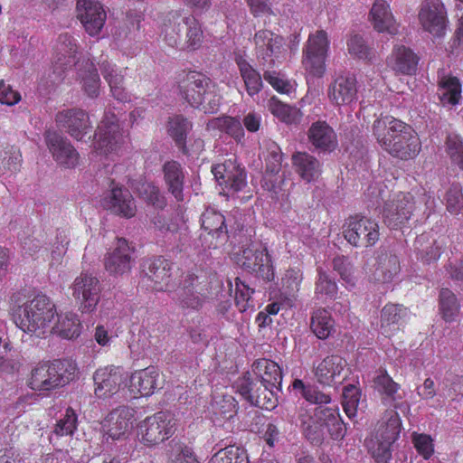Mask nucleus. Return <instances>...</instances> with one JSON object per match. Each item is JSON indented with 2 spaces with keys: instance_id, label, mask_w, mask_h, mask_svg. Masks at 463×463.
<instances>
[{
  "instance_id": "obj_32",
  "label": "nucleus",
  "mask_w": 463,
  "mask_h": 463,
  "mask_svg": "<svg viewBox=\"0 0 463 463\" xmlns=\"http://www.w3.org/2000/svg\"><path fill=\"white\" fill-rule=\"evenodd\" d=\"M308 140L319 152H332L337 146L335 130L326 121H317L311 125L307 133Z\"/></svg>"
},
{
  "instance_id": "obj_30",
  "label": "nucleus",
  "mask_w": 463,
  "mask_h": 463,
  "mask_svg": "<svg viewBox=\"0 0 463 463\" xmlns=\"http://www.w3.org/2000/svg\"><path fill=\"white\" fill-rule=\"evenodd\" d=\"M346 367V361L339 355H327L315 366V376L323 385L332 386Z\"/></svg>"
},
{
  "instance_id": "obj_58",
  "label": "nucleus",
  "mask_w": 463,
  "mask_h": 463,
  "mask_svg": "<svg viewBox=\"0 0 463 463\" xmlns=\"http://www.w3.org/2000/svg\"><path fill=\"white\" fill-rule=\"evenodd\" d=\"M411 442L417 452L422 456L424 459H429L433 455L434 444L430 435L412 432Z\"/></svg>"
},
{
  "instance_id": "obj_54",
  "label": "nucleus",
  "mask_w": 463,
  "mask_h": 463,
  "mask_svg": "<svg viewBox=\"0 0 463 463\" xmlns=\"http://www.w3.org/2000/svg\"><path fill=\"white\" fill-rule=\"evenodd\" d=\"M446 207L451 213L458 215L463 213V193L459 184H453L446 193Z\"/></svg>"
},
{
  "instance_id": "obj_52",
  "label": "nucleus",
  "mask_w": 463,
  "mask_h": 463,
  "mask_svg": "<svg viewBox=\"0 0 463 463\" xmlns=\"http://www.w3.org/2000/svg\"><path fill=\"white\" fill-rule=\"evenodd\" d=\"M404 206L402 200L394 201L385 204L383 209V217L385 223L392 229H398L402 224Z\"/></svg>"
},
{
  "instance_id": "obj_56",
  "label": "nucleus",
  "mask_w": 463,
  "mask_h": 463,
  "mask_svg": "<svg viewBox=\"0 0 463 463\" xmlns=\"http://www.w3.org/2000/svg\"><path fill=\"white\" fill-rule=\"evenodd\" d=\"M333 269L335 270L346 288H353L355 285L353 266L344 256H337L333 260Z\"/></svg>"
},
{
  "instance_id": "obj_40",
  "label": "nucleus",
  "mask_w": 463,
  "mask_h": 463,
  "mask_svg": "<svg viewBox=\"0 0 463 463\" xmlns=\"http://www.w3.org/2000/svg\"><path fill=\"white\" fill-rule=\"evenodd\" d=\"M310 328L317 338H328L335 331V321L331 313L325 308L314 311L311 317Z\"/></svg>"
},
{
  "instance_id": "obj_26",
  "label": "nucleus",
  "mask_w": 463,
  "mask_h": 463,
  "mask_svg": "<svg viewBox=\"0 0 463 463\" xmlns=\"http://www.w3.org/2000/svg\"><path fill=\"white\" fill-rule=\"evenodd\" d=\"M160 385V373L157 368L148 366L134 372L129 377L128 392L133 397L152 395Z\"/></svg>"
},
{
  "instance_id": "obj_22",
  "label": "nucleus",
  "mask_w": 463,
  "mask_h": 463,
  "mask_svg": "<svg viewBox=\"0 0 463 463\" xmlns=\"http://www.w3.org/2000/svg\"><path fill=\"white\" fill-rule=\"evenodd\" d=\"M134 262L133 248L125 239L119 238L107 253L104 265L109 274L123 275L131 270Z\"/></svg>"
},
{
  "instance_id": "obj_7",
  "label": "nucleus",
  "mask_w": 463,
  "mask_h": 463,
  "mask_svg": "<svg viewBox=\"0 0 463 463\" xmlns=\"http://www.w3.org/2000/svg\"><path fill=\"white\" fill-rule=\"evenodd\" d=\"M175 431V420L167 411H159L147 416L137 427V435L141 443L152 447L168 439Z\"/></svg>"
},
{
  "instance_id": "obj_53",
  "label": "nucleus",
  "mask_w": 463,
  "mask_h": 463,
  "mask_svg": "<svg viewBox=\"0 0 463 463\" xmlns=\"http://www.w3.org/2000/svg\"><path fill=\"white\" fill-rule=\"evenodd\" d=\"M137 192L147 203L152 204L156 208L162 209L165 205V199L159 192V189L151 183H142Z\"/></svg>"
},
{
  "instance_id": "obj_31",
  "label": "nucleus",
  "mask_w": 463,
  "mask_h": 463,
  "mask_svg": "<svg viewBox=\"0 0 463 463\" xmlns=\"http://www.w3.org/2000/svg\"><path fill=\"white\" fill-rule=\"evenodd\" d=\"M205 299L203 286L198 283V279L194 275H188L182 287L177 291V300L183 308L197 310Z\"/></svg>"
},
{
  "instance_id": "obj_5",
  "label": "nucleus",
  "mask_w": 463,
  "mask_h": 463,
  "mask_svg": "<svg viewBox=\"0 0 463 463\" xmlns=\"http://www.w3.org/2000/svg\"><path fill=\"white\" fill-rule=\"evenodd\" d=\"M185 30V44L187 48L195 50L202 43L203 31L198 21L192 15L180 12L171 13L167 23L164 24L162 34L169 46H176L181 38V32Z\"/></svg>"
},
{
  "instance_id": "obj_25",
  "label": "nucleus",
  "mask_w": 463,
  "mask_h": 463,
  "mask_svg": "<svg viewBox=\"0 0 463 463\" xmlns=\"http://www.w3.org/2000/svg\"><path fill=\"white\" fill-rule=\"evenodd\" d=\"M327 96L335 106H351L357 99V85L354 76L341 75L329 85Z\"/></svg>"
},
{
  "instance_id": "obj_42",
  "label": "nucleus",
  "mask_w": 463,
  "mask_h": 463,
  "mask_svg": "<svg viewBox=\"0 0 463 463\" xmlns=\"http://www.w3.org/2000/svg\"><path fill=\"white\" fill-rule=\"evenodd\" d=\"M303 279V274L298 268H289L281 278L280 291L286 296L284 304L292 306V301L298 292Z\"/></svg>"
},
{
  "instance_id": "obj_17",
  "label": "nucleus",
  "mask_w": 463,
  "mask_h": 463,
  "mask_svg": "<svg viewBox=\"0 0 463 463\" xmlns=\"http://www.w3.org/2000/svg\"><path fill=\"white\" fill-rule=\"evenodd\" d=\"M212 173L218 184L222 187L221 194L241 191L247 184L246 173L235 159L229 158L222 164L213 165Z\"/></svg>"
},
{
  "instance_id": "obj_35",
  "label": "nucleus",
  "mask_w": 463,
  "mask_h": 463,
  "mask_svg": "<svg viewBox=\"0 0 463 463\" xmlns=\"http://www.w3.org/2000/svg\"><path fill=\"white\" fill-rule=\"evenodd\" d=\"M52 322L51 333L56 334L65 339L77 338L81 333V323L79 316L73 312L57 314Z\"/></svg>"
},
{
  "instance_id": "obj_62",
  "label": "nucleus",
  "mask_w": 463,
  "mask_h": 463,
  "mask_svg": "<svg viewBox=\"0 0 463 463\" xmlns=\"http://www.w3.org/2000/svg\"><path fill=\"white\" fill-rule=\"evenodd\" d=\"M264 79L279 93L289 94L293 90V85L276 71H265Z\"/></svg>"
},
{
  "instance_id": "obj_50",
  "label": "nucleus",
  "mask_w": 463,
  "mask_h": 463,
  "mask_svg": "<svg viewBox=\"0 0 463 463\" xmlns=\"http://www.w3.org/2000/svg\"><path fill=\"white\" fill-rule=\"evenodd\" d=\"M237 402L232 394L222 392L221 395H214L212 407L215 414H220L230 419L236 412Z\"/></svg>"
},
{
  "instance_id": "obj_9",
  "label": "nucleus",
  "mask_w": 463,
  "mask_h": 463,
  "mask_svg": "<svg viewBox=\"0 0 463 463\" xmlns=\"http://www.w3.org/2000/svg\"><path fill=\"white\" fill-rule=\"evenodd\" d=\"M329 45L330 41L326 31L317 30L309 34L303 49L302 63L310 75L321 78L325 74Z\"/></svg>"
},
{
  "instance_id": "obj_24",
  "label": "nucleus",
  "mask_w": 463,
  "mask_h": 463,
  "mask_svg": "<svg viewBox=\"0 0 463 463\" xmlns=\"http://www.w3.org/2000/svg\"><path fill=\"white\" fill-rule=\"evenodd\" d=\"M57 124L76 140H82L90 132L91 125L88 114L79 109H66L56 115Z\"/></svg>"
},
{
  "instance_id": "obj_23",
  "label": "nucleus",
  "mask_w": 463,
  "mask_h": 463,
  "mask_svg": "<svg viewBox=\"0 0 463 463\" xmlns=\"http://www.w3.org/2000/svg\"><path fill=\"white\" fill-rule=\"evenodd\" d=\"M47 146L54 160L66 168H73L79 164V153L64 137L54 131L45 133Z\"/></svg>"
},
{
  "instance_id": "obj_2",
  "label": "nucleus",
  "mask_w": 463,
  "mask_h": 463,
  "mask_svg": "<svg viewBox=\"0 0 463 463\" xmlns=\"http://www.w3.org/2000/svg\"><path fill=\"white\" fill-rule=\"evenodd\" d=\"M10 312L14 324L21 330L38 337L51 333L57 316L54 303L44 294H37L23 304L20 295L14 294Z\"/></svg>"
},
{
  "instance_id": "obj_19",
  "label": "nucleus",
  "mask_w": 463,
  "mask_h": 463,
  "mask_svg": "<svg viewBox=\"0 0 463 463\" xmlns=\"http://www.w3.org/2000/svg\"><path fill=\"white\" fill-rule=\"evenodd\" d=\"M128 376L119 367H104L98 369L93 380L95 383V394L98 398L106 399L114 394L124 392Z\"/></svg>"
},
{
  "instance_id": "obj_36",
  "label": "nucleus",
  "mask_w": 463,
  "mask_h": 463,
  "mask_svg": "<svg viewBox=\"0 0 463 463\" xmlns=\"http://www.w3.org/2000/svg\"><path fill=\"white\" fill-rule=\"evenodd\" d=\"M163 174L168 191L177 201H182L184 174L180 163L174 160L165 162Z\"/></svg>"
},
{
  "instance_id": "obj_37",
  "label": "nucleus",
  "mask_w": 463,
  "mask_h": 463,
  "mask_svg": "<svg viewBox=\"0 0 463 463\" xmlns=\"http://www.w3.org/2000/svg\"><path fill=\"white\" fill-rule=\"evenodd\" d=\"M236 64L248 95L253 98L255 95L259 94L263 87V81L260 72L248 60L241 56L236 58Z\"/></svg>"
},
{
  "instance_id": "obj_41",
  "label": "nucleus",
  "mask_w": 463,
  "mask_h": 463,
  "mask_svg": "<svg viewBox=\"0 0 463 463\" xmlns=\"http://www.w3.org/2000/svg\"><path fill=\"white\" fill-rule=\"evenodd\" d=\"M192 123L181 115H175L169 118L167 131L175 144L184 153H188L185 146L187 133L192 129Z\"/></svg>"
},
{
  "instance_id": "obj_48",
  "label": "nucleus",
  "mask_w": 463,
  "mask_h": 463,
  "mask_svg": "<svg viewBox=\"0 0 463 463\" xmlns=\"http://www.w3.org/2000/svg\"><path fill=\"white\" fill-rule=\"evenodd\" d=\"M209 463H248V457L243 449L228 446L216 452Z\"/></svg>"
},
{
  "instance_id": "obj_8",
  "label": "nucleus",
  "mask_w": 463,
  "mask_h": 463,
  "mask_svg": "<svg viewBox=\"0 0 463 463\" xmlns=\"http://www.w3.org/2000/svg\"><path fill=\"white\" fill-rule=\"evenodd\" d=\"M405 125L402 121L386 115L376 119L373 130L379 144L392 156L401 159L405 156L403 145V131Z\"/></svg>"
},
{
  "instance_id": "obj_14",
  "label": "nucleus",
  "mask_w": 463,
  "mask_h": 463,
  "mask_svg": "<svg viewBox=\"0 0 463 463\" xmlns=\"http://www.w3.org/2000/svg\"><path fill=\"white\" fill-rule=\"evenodd\" d=\"M344 236L355 247L372 246L379 240V226L366 217L353 216L345 224Z\"/></svg>"
},
{
  "instance_id": "obj_51",
  "label": "nucleus",
  "mask_w": 463,
  "mask_h": 463,
  "mask_svg": "<svg viewBox=\"0 0 463 463\" xmlns=\"http://www.w3.org/2000/svg\"><path fill=\"white\" fill-rule=\"evenodd\" d=\"M361 398L360 389L354 385L348 384L343 390V409L349 418L356 415L358 404Z\"/></svg>"
},
{
  "instance_id": "obj_43",
  "label": "nucleus",
  "mask_w": 463,
  "mask_h": 463,
  "mask_svg": "<svg viewBox=\"0 0 463 463\" xmlns=\"http://www.w3.org/2000/svg\"><path fill=\"white\" fill-rule=\"evenodd\" d=\"M257 367L264 369V373L261 376L262 383L267 390H269L270 394H273L274 388L280 391L282 373L278 364L273 361L262 359L258 362Z\"/></svg>"
},
{
  "instance_id": "obj_47",
  "label": "nucleus",
  "mask_w": 463,
  "mask_h": 463,
  "mask_svg": "<svg viewBox=\"0 0 463 463\" xmlns=\"http://www.w3.org/2000/svg\"><path fill=\"white\" fill-rule=\"evenodd\" d=\"M268 108L275 117L287 124L296 123L300 118L299 109L282 103L276 97L269 100Z\"/></svg>"
},
{
  "instance_id": "obj_13",
  "label": "nucleus",
  "mask_w": 463,
  "mask_h": 463,
  "mask_svg": "<svg viewBox=\"0 0 463 463\" xmlns=\"http://www.w3.org/2000/svg\"><path fill=\"white\" fill-rule=\"evenodd\" d=\"M256 54L263 64L274 66L286 59L284 39L269 30H260L255 33Z\"/></svg>"
},
{
  "instance_id": "obj_59",
  "label": "nucleus",
  "mask_w": 463,
  "mask_h": 463,
  "mask_svg": "<svg viewBox=\"0 0 463 463\" xmlns=\"http://www.w3.org/2000/svg\"><path fill=\"white\" fill-rule=\"evenodd\" d=\"M77 428V415L71 408H68L61 420H58L54 429L57 436L72 435Z\"/></svg>"
},
{
  "instance_id": "obj_4",
  "label": "nucleus",
  "mask_w": 463,
  "mask_h": 463,
  "mask_svg": "<svg viewBox=\"0 0 463 463\" xmlns=\"http://www.w3.org/2000/svg\"><path fill=\"white\" fill-rule=\"evenodd\" d=\"M402 419L396 411L386 412L373 437L366 440V446L377 463H387L391 458L392 445L398 439Z\"/></svg>"
},
{
  "instance_id": "obj_29",
  "label": "nucleus",
  "mask_w": 463,
  "mask_h": 463,
  "mask_svg": "<svg viewBox=\"0 0 463 463\" xmlns=\"http://www.w3.org/2000/svg\"><path fill=\"white\" fill-rule=\"evenodd\" d=\"M209 79L204 75L191 71L180 82L182 97L194 108H199L203 103V93L207 88Z\"/></svg>"
},
{
  "instance_id": "obj_61",
  "label": "nucleus",
  "mask_w": 463,
  "mask_h": 463,
  "mask_svg": "<svg viewBox=\"0 0 463 463\" xmlns=\"http://www.w3.org/2000/svg\"><path fill=\"white\" fill-rule=\"evenodd\" d=\"M336 293L337 285L335 281L331 279L326 272L319 270L316 284V294L333 298Z\"/></svg>"
},
{
  "instance_id": "obj_63",
  "label": "nucleus",
  "mask_w": 463,
  "mask_h": 463,
  "mask_svg": "<svg viewBox=\"0 0 463 463\" xmlns=\"http://www.w3.org/2000/svg\"><path fill=\"white\" fill-rule=\"evenodd\" d=\"M347 49L351 55L359 59H368L370 50L365 44L364 40L359 35H352L347 41Z\"/></svg>"
},
{
  "instance_id": "obj_11",
  "label": "nucleus",
  "mask_w": 463,
  "mask_h": 463,
  "mask_svg": "<svg viewBox=\"0 0 463 463\" xmlns=\"http://www.w3.org/2000/svg\"><path fill=\"white\" fill-rule=\"evenodd\" d=\"M423 30L434 39H443L449 28L447 10L441 0H426L418 14Z\"/></svg>"
},
{
  "instance_id": "obj_27",
  "label": "nucleus",
  "mask_w": 463,
  "mask_h": 463,
  "mask_svg": "<svg viewBox=\"0 0 463 463\" xmlns=\"http://www.w3.org/2000/svg\"><path fill=\"white\" fill-rule=\"evenodd\" d=\"M369 21L378 33H388L392 36L399 33L400 24L394 18L390 5L385 0L374 1L369 12Z\"/></svg>"
},
{
  "instance_id": "obj_57",
  "label": "nucleus",
  "mask_w": 463,
  "mask_h": 463,
  "mask_svg": "<svg viewBox=\"0 0 463 463\" xmlns=\"http://www.w3.org/2000/svg\"><path fill=\"white\" fill-rule=\"evenodd\" d=\"M254 292L244 282L236 279L235 281V303L241 312L246 311L249 307H253L251 304V295Z\"/></svg>"
},
{
  "instance_id": "obj_15",
  "label": "nucleus",
  "mask_w": 463,
  "mask_h": 463,
  "mask_svg": "<svg viewBox=\"0 0 463 463\" xmlns=\"http://www.w3.org/2000/svg\"><path fill=\"white\" fill-rule=\"evenodd\" d=\"M144 272L156 291L171 292L175 289L178 271H173V264L167 260L156 258L147 260L144 264Z\"/></svg>"
},
{
  "instance_id": "obj_64",
  "label": "nucleus",
  "mask_w": 463,
  "mask_h": 463,
  "mask_svg": "<svg viewBox=\"0 0 463 463\" xmlns=\"http://www.w3.org/2000/svg\"><path fill=\"white\" fill-rule=\"evenodd\" d=\"M235 388L249 402L255 405L260 404L259 397H255L252 393L253 383L248 375L239 378L235 383Z\"/></svg>"
},
{
  "instance_id": "obj_45",
  "label": "nucleus",
  "mask_w": 463,
  "mask_h": 463,
  "mask_svg": "<svg viewBox=\"0 0 463 463\" xmlns=\"http://www.w3.org/2000/svg\"><path fill=\"white\" fill-rule=\"evenodd\" d=\"M154 223L156 227L165 234L169 241L174 242L181 241L186 234L187 228L185 222L180 217L171 219L167 223L161 217H157Z\"/></svg>"
},
{
  "instance_id": "obj_20",
  "label": "nucleus",
  "mask_w": 463,
  "mask_h": 463,
  "mask_svg": "<svg viewBox=\"0 0 463 463\" xmlns=\"http://www.w3.org/2000/svg\"><path fill=\"white\" fill-rule=\"evenodd\" d=\"M135 414V410L127 406H120L110 411L101 422L102 430L108 439H124L132 428Z\"/></svg>"
},
{
  "instance_id": "obj_39",
  "label": "nucleus",
  "mask_w": 463,
  "mask_h": 463,
  "mask_svg": "<svg viewBox=\"0 0 463 463\" xmlns=\"http://www.w3.org/2000/svg\"><path fill=\"white\" fill-rule=\"evenodd\" d=\"M206 128L209 131L225 132L237 141H241L244 137V129L241 120L233 117L214 118L208 121Z\"/></svg>"
},
{
  "instance_id": "obj_1",
  "label": "nucleus",
  "mask_w": 463,
  "mask_h": 463,
  "mask_svg": "<svg viewBox=\"0 0 463 463\" xmlns=\"http://www.w3.org/2000/svg\"><path fill=\"white\" fill-rule=\"evenodd\" d=\"M297 395L307 402L317 404L312 413L300 414L303 432L312 443H320L328 433L334 439L345 437L346 428L336 407H323L331 402L330 395L322 392L317 387L305 384L300 379H295L289 386Z\"/></svg>"
},
{
  "instance_id": "obj_12",
  "label": "nucleus",
  "mask_w": 463,
  "mask_h": 463,
  "mask_svg": "<svg viewBox=\"0 0 463 463\" xmlns=\"http://www.w3.org/2000/svg\"><path fill=\"white\" fill-rule=\"evenodd\" d=\"M72 297L82 313H92L99 302L101 286L91 274L80 273L71 285Z\"/></svg>"
},
{
  "instance_id": "obj_44",
  "label": "nucleus",
  "mask_w": 463,
  "mask_h": 463,
  "mask_svg": "<svg viewBox=\"0 0 463 463\" xmlns=\"http://www.w3.org/2000/svg\"><path fill=\"white\" fill-rule=\"evenodd\" d=\"M460 305L456 295L449 288H441L439 292V311L446 322H452L458 316Z\"/></svg>"
},
{
  "instance_id": "obj_3",
  "label": "nucleus",
  "mask_w": 463,
  "mask_h": 463,
  "mask_svg": "<svg viewBox=\"0 0 463 463\" xmlns=\"http://www.w3.org/2000/svg\"><path fill=\"white\" fill-rule=\"evenodd\" d=\"M76 371V364L71 360L40 364L33 369L29 385L33 390L51 391L69 383Z\"/></svg>"
},
{
  "instance_id": "obj_34",
  "label": "nucleus",
  "mask_w": 463,
  "mask_h": 463,
  "mask_svg": "<svg viewBox=\"0 0 463 463\" xmlns=\"http://www.w3.org/2000/svg\"><path fill=\"white\" fill-rule=\"evenodd\" d=\"M100 70L105 80L110 88L112 96L121 102L129 100V95L124 87L122 70L107 61L101 62Z\"/></svg>"
},
{
  "instance_id": "obj_10",
  "label": "nucleus",
  "mask_w": 463,
  "mask_h": 463,
  "mask_svg": "<svg viewBox=\"0 0 463 463\" xmlns=\"http://www.w3.org/2000/svg\"><path fill=\"white\" fill-rule=\"evenodd\" d=\"M124 135L118 124V118L115 114L109 111L105 112L96 131L93 141L94 156H109L116 152L123 143Z\"/></svg>"
},
{
  "instance_id": "obj_55",
  "label": "nucleus",
  "mask_w": 463,
  "mask_h": 463,
  "mask_svg": "<svg viewBox=\"0 0 463 463\" xmlns=\"http://www.w3.org/2000/svg\"><path fill=\"white\" fill-rule=\"evenodd\" d=\"M203 103L198 109H203L205 113H214L218 110L222 96L218 92L217 86L210 80L207 83V88L203 93Z\"/></svg>"
},
{
  "instance_id": "obj_16",
  "label": "nucleus",
  "mask_w": 463,
  "mask_h": 463,
  "mask_svg": "<svg viewBox=\"0 0 463 463\" xmlns=\"http://www.w3.org/2000/svg\"><path fill=\"white\" fill-rule=\"evenodd\" d=\"M239 261L245 269L256 272L266 281H271L275 277L270 256L260 243H250L243 249Z\"/></svg>"
},
{
  "instance_id": "obj_46",
  "label": "nucleus",
  "mask_w": 463,
  "mask_h": 463,
  "mask_svg": "<svg viewBox=\"0 0 463 463\" xmlns=\"http://www.w3.org/2000/svg\"><path fill=\"white\" fill-rule=\"evenodd\" d=\"M202 227L209 234H216L219 237L226 233V224L224 216L213 208H207L201 217Z\"/></svg>"
},
{
  "instance_id": "obj_38",
  "label": "nucleus",
  "mask_w": 463,
  "mask_h": 463,
  "mask_svg": "<svg viewBox=\"0 0 463 463\" xmlns=\"http://www.w3.org/2000/svg\"><path fill=\"white\" fill-rule=\"evenodd\" d=\"M439 97L443 105H458L461 99V83L455 76H442L438 82Z\"/></svg>"
},
{
  "instance_id": "obj_60",
  "label": "nucleus",
  "mask_w": 463,
  "mask_h": 463,
  "mask_svg": "<svg viewBox=\"0 0 463 463\" xmlns=\"http://www.w3.org/2000/svg\"><path fill=\"white\" fill-rule=\"evenodd\" d=\"M374 387L379 392L385 394L394 402L396 401L399 385L386 373H381L374 379Z\"/></svg>"
},
{
  "instance_id": "obj_21",
  "label": "nucleus",
  "mask_w": 463,
  "mask_h": 463,
  "mask_svg": "<svg viewBox=\"0 0 463 463\" xmlns=\"http://www.w3.org/2000/svg\"><path fill=\"white\" fill-rule=\"evenodd\" d=\"M101 204L106 210L125 218L133 217L137 212L131 193L114 182H111L110 190L103 197Z\"/></svg>"
},
{
  "instance_id": "obj_33",
  "label": "nucleus",
  "mask_w": 463,
  "mask_h": 463,
  "mask_svg": "<svg viewBox=\"0 0 463 463\" xmlns=\"http://www.w3.org/2000/svg\"><path fill=\"white\" fill-rule=\"evenodd\" d=\"M292 165L295 172L307 183L316 181L322 172L319 160L307 152L293 154Z\"/></svg>"
},
{
  "instance_id": "obj_28",
  "label": "nucleus",
  "mask_w": 463,
  "mask_h": 463,
  "mask_svg": "<svg viewBox=\"0 0 463 463\" xmlns=\"http://www.w3.org/2000/svg\"><path fill=\"white\" fill-rule=\"evenodd\" d=\"M77 80L82 90L90 98H96L99 94L100 79L98 71L90 57L79 59L75 63Z\"/></svg>"
},
{
  "instance_id": "obj_18",
  "label": "nucleus",
  "mask_w": 463,
  "mask_h": 463,
  "mask_svg": "<svg viewBox=\"0 0 463 463\" xmlns=\"http://www.w3.org/2000/svg\"><path fill=\"white\" fill-rule=\"evenodd\" d=\"M77 17L87 33L99 35L105 24L107 13L99 0H77Z\"/></svg>"
},
{
  "instance_id": "obj_6",
  "label": "nucleus",
  "mask_w": 463,
  "mask_h": 463,
  "mask_svg": "<svg viewBox=\"0 0 463 463\" xmlns=\"http://www.w3.org/2000/svg\"><path fill=\"white\" fill-rule=\"evenodd\" d=\"M77 40L68 33L61 34L55 45L52 65L47 74L43 76L42 81H44L46 85H55L61 82L66 70L72 65L75 66L77 61L83 58V56L77 57ZM84 57H89V55H84Z\"/></svg>"
},
{
  "instance_id": "obj_49",
  "label": "nucleus",
  "mask_w": 463,
  "mask_h": 463,
  "mask_svg": "<svg viewBox=\"0 0 463 463\" xmlns=\"http://www.w3.org/2000/svg\"><path fill=\"white\" fill-rule=\"evenodd\" d=\"M446 153L451 163L463 171V140L456 133H449L445 141Z\"/></svg>"
}]
</instances>
